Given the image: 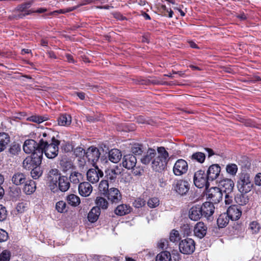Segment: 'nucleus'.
Here are the masks:
<instances>
[{"label": "nucleus", "instance_id": "2eb2a0df", "mask_svg": "<svg viewBox=\"0 0 261 261\" xmlns=\"http://www.w3.org/2000/svg\"><path fill=\"white\" fill-rule=\"evenodd\" d=\"M207 195L213 202L218 203L222 200L223 194L220 188L213 187L207 191Z\"/></svg>", "mask_w": 261, "mask_h": 261}, {"label": "nucleus", "instance_id": "bf43d9fd", "mask_svg": "<svg viewBox=\"0 0 261 261\" xmlns=\"http://www.w3.org/2000/svg\"><path fill=\"white\" fill-rule=\"evenodd\" d=\"M74 153L76 156H81L83 154H86L84 149L81 147H77L74 150Z\"/></svg>", "mask_w": 261, "mask_h": 261}, {"label": "nucleus", "instance_id": "37998d69", "mask_svg": "<svg viewBox=\"0 0 261 261\" xmlns=\"http://www.w3.org/2000/svg\"><path fill=\"white\" fill-rule=\"evenodd\" d=\"M42 174V171L38 166L33 168L31 172V176L34 179L38 178L41 176Z\"/></svg>", "mask_w": 261, "mask_h": 261}, {"label": "nucleus", "instance_id": "338daca9", "mask_svg": "<svg viewBox=\"0 0 261 261\" xmlns=\"http://www.w3.org/2000/svg\"><path fill=\"white\" fill-rule=\"evenodd\" d=\"M77 96L82 100L84 99L85 94L83 92H77L76 93Z\"/></svg>", "mask_w": 261, "mask_h": 261}, {"label": "nucleus", "instance_id": "49530a36", "mask_svg": "<svg viewBox=\"0 0 261 261\" xmlns=\"http://www.w3.org/2000/svg\"><path fill=\"white\" fill-rule=\"evenodd\" d=\"M66 204L64 201H59L56 204V210L60 213H64L66 211Z\"/></svg>", "mask_w": 261, "mask_h": 261}, {"label": "nucleus", "instance_id": "dca6fc26", "mask_svg": "<svg viewBox=\"0 0 261 261\" xmlns=\"http://www.w3.org/2000/svg\"><path fill=\"white\" fill-rule=\"evenodd\" d=\"M219 186L225 193H231L233 190L234 184L230 178H222L219 182Z\"/></svg>", "mask_w": 261, "mask_h": 261}, {"label": "nucleus", "instance_id": "423d86ee", "mask_svg": "<svg viewBox=\"0 0 261 261\" xmlns=\"http://www.w3.org/2000/svg\"><path fill=\"white\" fill-rule=\"evenodd\" d=\"M179 249L183 254H192L195 249V242L193 239L190 238L182 240L179 244Z\"/></svg>", "mask_w": 261, "mask_h": 261}, {"label": "nucleus", "instance_id": "58836bf2", "mask_svg": "<svg viewBox=\"0 0 261 261\" xmlns=\"http://www.w3.org/2000/svg\"><path fill=\"white\" fill-rule=\"evenodd\" d=\"M21 151V146L17 143L14 142L10 146L9 151L12 155H16L18 154Z\"/></svg>", "mask_w": 261, "mask_h": 261}, {"label": "nucleus", "instance_id": "3c124183", "mask_svg": "<svg viewBox=\"0 0 261 261\" xmlns=\"http://www.w3.org/2000/svg\"><path fill=\"white\" fill-rule=\"evenodd\" d=\"M146 203L145 200L143 198H137L133 203V205L136 208L142 207L144 206Z\"/></svg>", "mask_w": 261, "mask_h": 261}, {"label": "nucleus", "instance_id": "4468645a", "mask_svg": "<svg viewBox=\"0 0 261 261\" xmlns=\"http://www.w3.org/2000/svg\"><path fill=\"white\" fill-rule=\"evenodd\" d=\"M86 156L88 159V161L91 162L93 166H95L96 162L98 161L100 156L99 151L97 148L91 146L87 150Z\"/></svg>", "mask_w": 261, "mask_h": 261}, {"label": "nucleus", "instance_id": "4c0bfd02", "mask_svg": "<svg viewBox=\"0 0 261 261\" xmlns=\"http://www.w3.org/2000/svg\"><path fill=\"white\" fill-rule=\"evenodd\" d=\"M171 254L168 251H163L156 256V261H170Z\"/></svg>", "mask_w": 261, "mask_h": 261}, {"label": "nucleus", "instance_id": "2f4dec72", "mask_svg": "<svg viewBox=\"0 0 261 261\" xmlns=\"http://www.w3.org/2000/svg\"><path fill=\"white\" fill-rule=\"evenodd\" d=\"M246 193H240L235 197L236 202L239 205H244L246 204L249 201L248 196Z\"/></svg>", "mask_w": 261, "mask_h": 261}, {"label": "nucleus", "instance_id": "69168bd1", "mask_svg": "<svg viewBox=\"0 0 261 261\" xmlns=\"http://www.w3.org/2000/svg\"><path fill=\"white\" fill-rule=\"evenodd\" d=\"M64 12L62 9H60L58 10L54 11L53 12H50L49 14L50 15H57L59 14H63Z\"/></svg>", "mask_w": 261, "mask_h": 261}, {"label": "nucleus", "instance_id": "ea45409f", "mask_svg": "<svg viewBox=\"0 0 261 261\" xmlns=\"http://www.w3.org/2000/svg\"><path fill=\"white\" fill-rule=\"evenodd\" d=\"M98 189L101 193L105 196L109 190L108 181L107 180H101L99 183Z\"/></svg>", "mask_w": 261, "mask_h": 261}, {"label": "nucleus", "instance_id": "1a4fd4ad", "mask_svg": "<svg viewBox=\"0 0 261 261\" xmlns=\"http://www.w3.org/2000/svg\"><path fill=\"white\" fill-rule=\"evenodd\" d=\"M112 204H117L120 202L122 196L120 191L116 188H111L107 193L105 195Z\"/></svg>", "mask_w": 261, "mask_h": 261}, {"label": "nucleus", "instance_id": "e433bc0d", "mask_svg": "<svg viewBox=\"0 0 261 261\" xmlns=\"http://www.w3.org/2000/svg\"><path fill=\"white\" fill-rule=\"evenodd\" d=\"M228 216L225 214L220 215L217 219V224L219 227L223 228L227 225L228 223Z\"/></svg>", "mask_w": 261, "mask_h": 261}, {"label": "nucleus", "instance_id": "79ce46f5", "mask_svg": "<svg viewBox=\"0 0 261 261\" xmlns=\"http://www.w3.org/2000/svg\"><path fill=\"white\" fill-rule=\"evenodd\" d=\"M248 229L251 233L256 234L259 232L260 229V226L258 222L256 221H253L250 223Z\"/></svg>", "mask_w": 261, "mask_h": 261}, {"label": "nucleus", "instance_id": "7c9ffc66", "mask_svg": "<svg viewBox=\"0 0 261 261\" xmlns=\"http://www.w3.org/2000/svg\"><path fill=\"white\" fill-rule=\"evenodd\" d=\"M58 124L61 126H68L71 122V117L67 114L61 115L58 118Z\"/></svg>", "mask_w": 261, "mask_h": 261}, {"label": "nucleus", "instance_id": "bb28decb", "mask_svg": "<svg viewBox=\"0 0 261 261\" xmlns=\"http://www.w3.org/2000/svg\"><path fill=\"white\" fill-rule=\"evenodd\" d=\"M100 213V209L98 207L94 206L88 213V220L92 223L96 222L99 216Z\"/></svg>", "mask_w": 261, "mask_h": 261}, {"label": "nucleus", "instance_id": "aec40b11", "mask_svg": "<svg viewBox=\"0 0 261 261\" xmlns=\"http://www.w3.org/2000/svg\"><path fill=\"white\" fill-rule=\"evenodd\" d=\"M206 231L207 227L202 222L197 223L194 228L195 236L200 239L205 236Z\"/></svg>", "mask_w": 261, "mask_h": 261}, {"label": "nucleus", "instance_id": "13d9d810", "mask_svg": "<svg viewBox=\"0 0 261 261\" xmlns=\"http://www.w3.org/2000/svg\"><path fill=\"white\" fill-rule=\"evenodd\" d=\"M132 151L135 154H140L143 152L141 147L139 145L133 146L132 148Z\"/></svg>", "mask_w": 261, "mask_h": 261}, {"label": "nucleus", "instance_id": "f8f14e48", "mask_svg": "<svg viewBox=\"0 0 261 261\" xmlns=\"http://www.w3.org/2000/svg\"><path fill=\"white\" fill-rule=\"evenodd\" d=\"M23 149L26 153H36L38 154L37 150H40L39 147V143H37L34 140L30 139L26 140L23 145Z\"/></svg>", "mask_w": 261, "mask_h": 261}, {"label": "nucleus", "instance_id": "4d7b16f0", "mask_svg": "<svg viewBox=\"0 0 261 261\" xmlns=\"http://www.w3.org/2000/svg\"><path fill=\"white\" fill-rule=\"evenodd\" d=\"M161 11L162 13H163V15L164 16H166V14L165 13V11H166L169 13V15H168L169 17L171 18L172 17L173 11L171 9H170L169 10L166 9V7L165 5L161 6Z\"/></svg>", "mask_w": 261, "mask_h": 261}, {"label": "nucleus", "instance_id": "20e7f679", "mask_svg": "<svg viewBox=\"0 0 261 261\" xmlns=\"http://www.w3.org/2000/svg\"><path fill=\"white\" fill-rule=\"evenodd\" d=\"M237 187L241 193H247L251 191L253 184L250 174L247 173H241L237 181Z\"/></svg>", "mask_w": 261, "mask_h": 261}, {"label": "nucleus", "instance_id": "603ef678", "mask_svg": "<svg viewBox=\"0 0 261 261\" xmlns=\"http://www.w3.org/2000/svg\"><path fill=\"white\" fill-rule=\"evenodd\" d=\"M170 240L172 242H175L177 241L179 239V234L178 231L175 230H172L170 232Z\"/></svg>", "mask_w": 261, "mask_h": 261}, {"label": "nucleus", "instance_id": "c9c22d12", "mask_svg": "<svg viewBox=\"0 0 261 261\" xmlns=\"http://www.w3.org/2000/svg\"><path fill=\"white\" fill-rule=\"evenodd\" d=\"M238 166L234 163L228 164L226 166V172L233 176H234L238 172Z\"/></svg>", "mask_w": 261, "mask_h": 261}, {"label": "nucleus", "instance_id": "473e14b6", "mask_svg": "<svg viewBox=\"0 0 261 261\" xmlns=\"http://www.w3.org/2000/svg\"><path fill=\"white\" fill-rule=\"evenodd\" d=\"M83 175L81 173L75 171L72 172L69 176L70 181L74 184H79L83 180Z\"/></svg>", "mask_w": 261, "mask_h": 261}, {"label": "nucleus", "instance_id": "7ed1b4c3", "mask_svg": "<svg viewBox=\"0 0 261 261\" xmlns=\"http://www.w3.org/2000/svg\"><path fill=\"white\" fill-rule=\"evenodd\" d=\"M122 166L128 170H133V173L135 175H140L143 172V169L137 165L136 156L131 154L124 155L122 159Z\"/></svg>", "mask_w": 261, "mask_h": 261}, {"label": "nucleus", "instance_id": "f3484780", "mask_svg": "<svg viewBox=\"0 0 261 261\" xmlns=\"http://www.w3.org/2000/svg\"><path fill=\"white\" fill-rule=\"evenodd\" d=\"M228 217L232 220H238L242 215V211L237 205H232L228 207L227 211Z\"/></svg>", "mask_w": 261, "mask_h": 261}, {"label": "nucleus", "instance_id": "a19ab883", "mask_svg": "<svg viewBox=\"0 0 261 261\" xmlns=\"http://www.w3.org/2000/svg\"><path fill=\"white\" fill-rule=\"evenodd\" d=\"M191 159L193 161H197L199 163H202L204 162L205 159V155L204 153L201 152H197L194 153H193L191 157Z\"/></svg>", "mask_w": 261, "mask_h": 261}, {"label": "nucleus", "instance_id": "09e8293b", "mask_svg": "<svg viewBox=\"0 0 261 261\" xmlns=\"http://www.w3.org/2000/svg\"><path fill=\"white\" fill-rule=\"evenodd\" d=\"M159 204L160 201L159 199L156 197L150 198L147 202V205L150 208L156 207Z\"/></svg>", "mask_w": 261, "mask_h": 261}, {"label": "nucleus", "instance_id": "8fccbe9b", "mask_svg": "<svg viewBox=\"0 0 261 261\" xmlns=\"http://www.w3.org/2000/svg\"><path fill=\"white\" fill-rule=\"evenodd\" d=\"M11 253L7 250H5L0 254V261H9Z\"/></svg>", "mask_w": 261, "mask_h": 261}, {"label": "nucleus", "instance_id": "052dcab7", "mask_svg": "<svg viewBox=\"0 0 261 261\" xmlns=\"http://www.w3.org/2000/svg\"><path fill=\"white\" fill-rule=\"evenodd\" d=\"M31 5V2H27L24 4H23L21 5H20L18 7V10L20 11H24L26 9L29 8Z\"/></svg>", "mask_w": 261, "mask_h": 261}, {"label": "nucleus", "instance_id": "0eeeda50", "mask_svg": "<svg viewBox=\"0 0 261 261\" xmlns=\"http://www.w3.org/2000/svg\"><path fill=\"white\" fill-rule=\"evenodd\" d=\"M188 164L183 159H178L174 163L172 171L174 175L177 176L185 174L188 170Z\"/></svg>", "mask_w": 261, "mask_h": 261}, {"label": "nucleus", "instance_id": "6ab92c4d", "mask_svg": "<svg viewBox=\"0 0 261 261\" xmlns=\"http://www.w3.org/2000/svg\"><path fill=\"white\" fill-rule=\"evenodd\" d=\"M220 167L218 164H213L210 166L207 171V178L209 180L216 179L220 174Z\"/></svg>", "mask_w": 261, "mask_h": 261}, {"label": "nucleus", "instance_id": "6e6d98bb", "mask_svg": "<svg viewBox=\"0 0 261 261\" xmlns=\"http://www.w3.org/2000/svg\"><path fill=\"white\" fill-rule=\"evenodd\" d=\"M168 242L164 239H161L158 243V247L160 249H164L168 246Z\"/></svg>", "mask_w": 261, "mask_h": 261}, {"label": "nucleus", "instance_id": "5701e85b", "mask_svg": "<svg viewBox=\"0 0 261 261\" xmlns=\"http://www.w3.org/2000/svg\"><path fill=\"white\" fill-rule=\"evenodd\" d=\"M58 191H67L70 187V182L67 177L64 176H59L57 179Z\"/></svg>", "mask_w": 261, "mask_h": 261}, {"label": "nucleus", "instance_id": "f704fd0d", "mask_svg": "<svg viewBox=\"0 0 261 261\" xmlns=\"http://www.w3.org/2000/svg\"><path fill=\"white\" fill-rule=\"evenodd\" d=\"M95 204L99 209L106 210L109 206V202L106 199L102 197H97L95 199Z\"/></svg>", "mask_w": 261, "mask_h": 261}, {"label": "nucleus", "instance_id": "ddd939ff", "mask_svg": "<svg viewBox=\"0 0 261 261\" xmlns=\"http://www.w3.org/2000/svg\"><path fill=\"white\" fill-rule=\"evenodd\" d=\"M174 189L180 195H185L190 189L189 183L185 180H177L174 185Z\"/></svg>", "mask_w": 261, "mask_h": 261}, {"label": "nucleus", "instance_id": "c03bdc74", "mask_svg": "<svg viewBox=\"0 0 261 261\" xmlns=\"http://www.w3.org/2000/svg\"><path fill=\"white\" fill-rule=\"evenodd\" d=\"M29 207V203L27 202H21L18 203L16 207L17 211L19 213H23L25 212Z\"/></svg>", "mask_w": 261, "mask_h": 261}, {"label": "nucleus", "instance_id": "c756f323", "mask_svg": "<svg viewBox=\"0 0 261 261\" xmlns=\"http://www.w3.org/2000/svg\"><path fill=\"white\" fill-rule=\"evenodd\" d=\"M25 176L22 173H15L12 177V181L16 185H20L25 182Z\"/></svg>", "mask_w": 261, "mask_h": 261}, {"label": "nucleus", "instance_id": "e2e57ef3", "mask_svg": "<svg viewBox=\"0 0 261 261\" xmlns=\"http://www.w3.org/2000/svg\"><path fill=\"white\" fill-rule=\"evenodd\" d=\"M254 182L256 185H261V173H259L256 174L254 178Z\"/></svg>", "mask_w": 261, "mask_h": 261}, {"label": "nucleus", "instance_id": "412c9836", "mask_svg": "<svg viewBox=\"0 0 261 261\" xmlns=\"http://www.w3.org/2000/svg\"><path fill=\"white\" fill-rule=\"evenodd\" d=\"M201 208V212L202 215H203L205 217L209 218L214 213L215 207L214 204L210 202H204L201 206L200 205Z\"/></svg>", "mask_w": 261, "mask_h": 261}, {"label": "nucleus", "instance_id": "6e6552de", "mask_svg": "<svg viewBox=\"0 0 261 261\" xmlns=\"http://www.w3.org/2000/svg\"><path fill=\"white\" fill-rule=\"evenodd\" d=\"M207 179H208L207 175H206L204 171L200 170L194 174V183L198 188H202L205 187L207 189L208 187Z\"/></svg>", "mask_w": 261, "mask_h": 261}, {"label": "nucleus", "instance_id": "a18cd8bd", "mask_svg": "<svg viewBox=\"0 0 261 261\" xmlns=\"http://www.w3.org/2000/svg\"><path fill=\"white\" fill-rule=\"evenodd\" d=\"M106 176L108 178L112 180L116 178L118 175V171H117L115 169H110L106 171Z\"/></svg>", "mask_w": 261, "mask_h": 261}, {"label": "nucleus", "instance_id": "39448f33", "mask_svg": "<svg viewBox=\"0 0 261 261\" xmlns=\"http://www.w3.org/2000/svg\"><path fill=\"white\" fill-rule=\"evenodd\" d=\"M38 154L33 153L31 156L27 157L23 161V167L26 169H31L39 166L42 161V151L37 150Z\"/></svg>", "mask_w": 261, "mask_h": 261}, {"label": "nucleus", "instance_id": "f03ea898", "mask_svg": "<svg viewBox=\"0 0 261 261\" xmlns=\"http://www.w3.org/2000/svg\"><path fill=\"white\" fill-rule=\"evenodd\" d=\"M169 154L164 147L157 148L154 159L151 162L152 168L158 172L164 170L168 161Z\"/></svg>", "mask_w": 261, "mask_h": 261}, {"label": "nucleus", "instance_id": "72a5a7b5", "mask_svg": "<svg viewBox=\"0 0 261 261\" xmlns=\"http://www.w3.org/2000/svg\"><path fill=\"white\" fill-rule=\"evenodd\" d=\"M68 203L71 206H76L80 203V199L79 196L74 194H70L66 197Z\"/></svg>", "mask_w": 261, "mask_h": 261}, {"label": "nucleus", "instance_id": "b1692460", "mask_svg": "<svg viewBox=\"0 0 261 261\" xmlns=\"http://www.w3.org/2000/svg\"><path fill=\"white\" fill-rule=\"evenodd\" d=\"M132 210L131 207L126 204L118 205L114 210V213L118 216H124L129 214Z\"/></svg>", "mask_w": 261, "mask_h": 261}, {"label": "nucleus", "instance_id": "9b49d317", "mask_svg": "<svg viewBox=\"0 0 261 261\" xmlns=\"http://www.w3.org/2000/svg\"><path fill=\"white\" fill-rule=\"evenodd\" d=\"M95 169H89L87 172V180L92 184L97 182L99 178L103 175V172L99 169L97 166H95Z\"/></svg>", "mask_w": 261, "mask_h": 261}, {"label": "nucleus", "instance_id": "393cba45", "mask_svg": "<svg viewBox=\"0 0 261 261\" xmlns=\"http://www.w3.org/2000/svg\"><path fill=\"white\" fill-rule=\"evenodd\" d=\"M156 151L153 149H149L146 154L141 159V162L145 165L148 164L151 161L154 159Z\"/></svg>", "mask_w": 261, "mask_h": 261}, {"label": "nucleus", "instance_id": "a211bd4d", "mask_svg": "<svg viewBox=\"0 0 261 261\" xmlns=\"http://www.w3.org/2000/svg\"><path fill=\"white\" fill-rule=\"evenodd\" d=\"M79 194L84 197H87L90 195L93 190V188L89 182H83L79 185Z\"/></svg>", "mask_w": 261, "mask_h": 261}, {"label": "nucleus", "instance_id": "9d476101", "mask_svg": "<svg viewBox=\"0 0 261 261\" xmlns=\"http://www.w3.org/2000/svg\"><path fill=\"white\" fill-rule=\"evenodd\" d=\"M59 176H61L58 169H52L49 171L48 177L50 179L48 186L50 190L54 193H56L58 191L57 179Z\"/></svg>", "mask_w": 261, "mask_h": 261}, {"label": "nucleus", "instance_id": "cd10ccee", "mask_svg": "<svg viewBox=\"0 0 261 261\" xmlns=\"http://www.w3.org/2000/svg\"><path fill=\"white\" fill-rule=\"evenodd\" d=\"M10 142V138L6 133H0V152L4 150Z\"/></svg>", "mask_w": 261, "mask_h": 261}, {"label": "nucleus", "instance_id": "de8ad7c7", "mask_svg": "<svg viewBox=\"0 0 261 261\" xmlns=\"http://www.w3.org/2000/svg\"><path fill=\"white\" fill-rule=\"evenodd\" d=\"M28 120H29L30 121H32L34 122H36L37 123H40L42 122L45 121L46 119L42 116H39L37 115H33L32 116L28 118Z\"/></svg>", "mask_w": 261, "mask_h": 261}, {"label": "nucleus", "instance_id": "f257e3e1", "mask_svg": "<svg viewBox=\"0 0 261 261\" xmlns=\"http://www.w3.org/2000/svg\"><path fill=\"white\" fill-rule=\"evenodd\" d=\"M60 142L51 137L47 133L43 132L42 137L39 141L40 150L44 152L45 156L48 159H54L58 154L59 145Z\"/></svg>", "mask_w": 261, "mask_h": 261}, {"label": "nucleus", "instance_id": "680f3d73", "mask_svg": "<svg viewBox=\"0 0 261 261\" xmlns=\"http://www.w3.org/2000/svg\"><path fill=\"white\" fill-rule=\"evenodd\" d=\"M230 193H225V203L226 204H230L232 202V197L230 195Z\"/></svg>", "mask_w": 261, "mask_h": 261}, {"label": "nucleus", "instance_id": "0e129e2a", "mask_svg": "<svg viewBox=\"0 0 261 261\" xmlns=\"http://www.w3.org/2000/svg\"><path fill=\"white\" fill-rule=\"evenodd\" d=\"M79 7V6H75V7H72L62 9V10H63V11L64 12L63 14H65L66 13L74 11V10L77 9Z\"/></svg>", "mask_w": 261, "mask_h": 261}, {"label": "nucleus", "instance_id": "4be33fe9", "mask_svg": "<svg viewBox=\"0 0 261 261\" xmlns=\"http://www.w3.org/2000/svg\"><path fill=\"white\" fill-rule=\"evenodd\" d=\"M201 216H202V214L200 205H195L190 209L189 216L192 220L197 221L201 218Z\"/></svg>", "mask_w": 261, "mask_h": 261}, {"label": "nucleus", "instance_id": "774afa93", "mask_svg": "<svg viewBox=\"0 0 261 261\" xmlns=\"http://www.w3.org/2000/svg\"><path fill=\"white\" fill-rule=\"evenodd\" d=\"M114 17L117 18V19H121V20H123L125 19V17H123L122 15H121L119 13H115L114 14Z\"/></svg>", "mask_w": 261, "mask_h": 261}, {"label": "nucleus", "instance_id": "5fc2aeb1", "mask_svg": "<svg viewBox=\"0 0 261 261\" xmlns=\"http://www.w3.org/2000/svg\"><path fill=\"white\" fill-rule=\"evenodd\" d=\"M8 239V233L5 230L0 229V242H5Z\"/></svg>", "mask_w": 261, "mask_h": 261}, {"label": "nucleus", "instance_id": "a878e982", "mask_svg": "<svg viewBox=\"0 0 261 261\" xmlns=\"http://www.w3.org/2000/svg\"><path fill=\"white\" fill-rule=\"evenodd\" d=\"M121 156V151L117 149H113L109 151V159L113 163H118L120 160Z\"/></svg>", "mask_w": 261, "mask_h": 261}, {"label": "nucleus", "instance_id": "864d4df0", "mask_svg": "<svg viewBox=\"0 0 261 261\" xmlns=\"http://www.w3.org/2000/svg\"><path fill=\"white\" fill-rule=\"evenodd\" d=\"M7 212L5 207L0 205V221H3L7 218Z\"/></svg>", "mask_w": 261, "mask_h": 261}, {"label": "nucleus", "instance_id": "c85d7f7f", "mask_svg": "<svg viewBox=\"0 0 261 261\" xmlns=\"http://www.w3.org/2000/svg\"><path fill=\"white\" fill-rule=\"evenodd\" d=\"M36 190V184L34 181L30 180L25 182L23 190L28 195L32 194Z\"/></svg>", "mask_w": 261, "mask_h": 261}]
</instances>
